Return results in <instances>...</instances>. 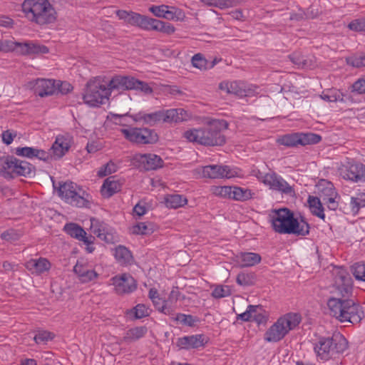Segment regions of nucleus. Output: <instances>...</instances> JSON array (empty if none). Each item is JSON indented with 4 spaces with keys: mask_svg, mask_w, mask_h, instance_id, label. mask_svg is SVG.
I'll return each mask as SVG.
<instances>
[{
    "mask_svg": "<svg viewBox=\"0 0 365 365\" xmlns=\"http://www.w3.org/2000/svg\"><path fill=\"white\" fill-rule=\"evenodd\" d=\"M227 128L228 123L226 120H212L202 128L185 131L183 136L190 142L200 145L221 146L226 142V138L222 131Z\"/></svg>",
    "mask_w": 365,
    "mask_h": 365,
    "instance_id": "nucleus-1",
    "label": "nucleus"
},
{
    "mask_svg": "<svg viewBox=\"0 0 365 365\" xmlns=\"http://www.w3.org/2000/svg\"><path fill=\"white\" fill-rule=\"evenodd\" d=\"M21 11L28 21L40 26L53 24L57 19V13L48 0H24Z\"/></svg>",
    "mask_w": 365,
    "mask_h": 365,
    "instance_id": "nucleus-2",
    "label": "nucleus"
},
{
    "mask_svg": "<svg viewBox=\"0 0 365 365\" xmlns=\"http://www.w3.org/2000/svg\"><path fill=\"white\" fill-rule=\"evenodd\" d=\"M327 306L330 314L341 322L358 324L364 317L360 304L352 299L329 298Z\"/></svg>",
    "mask_w": 365,
    "mask_h": 365,
    "instance_id": "nucleus-3",
    "label": "nucleus"
},
{
    "mask_svg": "<svg viewBox=\"0 0 365 365\" xmlns=\"http://www.w3.org/2000/svg\"><path fill=\"white\" fill-rule=\"evenodd\" d=\"M190 118L187 112L183 108L161 109L153 113L139 112L135 115V121H143L150 126L165 123H178L188 120Z\"/></svg>",
    "mask_w": 365,
    "mask_h": 365,
    "instance_id": "nucleus-4",
    "label": "nucleus"
},
{
    "mask_svg": "<svg viewBox=\"0 0 365 365\" xmlns=\"http://www.w3.org/2000/svg\"><path fill=\"white\" fill-rule=\"evenodd\" d=\"M347 348V340L339 333L334 334L331 337H319L314 346L317 357L323 361L333 358L336 354L343 353Z\"/></svg>",
    "mask_w": 365,
    "mask_h": 365,
    "instance_id": "nucleus-5",
    "label": "nucleus"
},
{
    "mask_svg": "<svg viewBox=\"0 0 365 365\" xmlns=\"http://www.w3.org/2000/svg\"><path fill=\"white\" fill-rule=\"evenodd\" d=\"M302 320L298 313H287L279 317L264 333V339L267 342H278L291 330L295 329Z\"/></svg>",
    "mask_w": 365,
    "mask_h": 365,
    "instance_id": "nucleus-6",
    "label": "nucleus"
},
{
    "mask_svg": "<svg viewBox=\"0 0 365 365\" xmlns=\"http://www.w3.org/2000/svg\"><path fill=\"white\" fill-rule=\"evenodd\" d=\"M35 174V167L30 163L19 160L13 155L0 158V175L6 179L16 176L31 178Z\"/></svg>",
    "mask_w": 365,
    "mask_h": 365,
    "instance_id": "nucleus-7",
    "label": "nucleus"
},
{
    "mask_svg": "<svg viewBox=\"0 0 365 365\" xmlns=\"http://www.w3.org/2000/svg\"><path fill=\"white\" fill-rule=\"evenodd\" d=\"M82 95L83 102L92 107L105 103L110 96L106 81L99 77L87 82Z\"/></svg>",
    "mask_w": 365,
    "mask_h": 365,
    "instance_id": "nucleus-8",
    "label": "nucleus"
},
{
    "mask_svg": "<svg viewBox=\"0 0 365 365\" xmlns=\"http://www.w3.org/2000/svg\"><path fill=\"white\" fill-rule=\"evenodd\" d=\"M120 132L127 140L138 145L154 144L159 138L155 130L145 127L129 126Z\"/></svg>",
    "mask_w": 365,
    "mask_h": 365,
    "instance_id": "nucleus-9",
    "label": "nucleus"
},
{
    "mask_svg": "<svg viewBox=\"0 0 365 365\" xmlns=\"http://www.w3.org/2000/svg\"><path fill=\"white\" fill-rule=\"evenodd\" d=\"M272 229L279 234H288L291 231L294 212L288 208L272 210L269 214Z\"/></svg>",
    "mask_w": 365,
    "mask_h": 365,
    "instance_id": "nucleus-10",
    "label": "nucleus"
},
{
    "mask_svg": "<svg viewBox=\"0 0 365 365\" xmlns=\"http://www.w3.org/2000/svg\"><path fill=\"white\" fill-rule=\"evenodd\" d=\"M331 292L334 296L331 298L351 299L353 294V281L345 269H341L336 274Z\"/></svg>",
    "mask_w": 365,
    "mask_h": 365,
    "instance_id": "nucleus-11",
    "label": "nucleus"
},
{
    "mask_svg": "<svg viewBox=\"0 0 365 365\" xmlns=\"http://www.w3.org/2000/svg\"><path fill=\"white\" fill-rule=\"evenodd\" d=\"M322 140V137L312 133H294L286 134L277 139V143L287 147H297L299 145H306L316 144Z\"/></svg>",
    "mask_w": 365,
    "mask_h": 365,
    "instance_id": "nucleus-12",
    "label": "nucleus"
},
{
    "mask_svg": "<svg viewBox=\"0 0 365 365\" xmlns=\"http://www.w3.org/2000/svg\"><path fill=\"white\" fill-rule=\"evenodd\" d=\"M339 173L345 180L358 182L365 181V165L358 162H347L339 168Z\"/></svg>",
    "mask_w": 365,
    "mask_h": 365,
    "instance_id": "nucleus-13",
    "label": "nucleus"
},
{
    "mask_svg": "<svg viewBox=\"0 0 365 365\" xmlns=\"http://www.w3.org/2000/svg\"><path fill=\"white\" fill-rule=\"evenodd\" d=\"M259 175L257 178H262V182L269 186L270 189L290 195L294 192L292 187L274 172L267 173L264 175H262V173Z\"/></svg>",
    "mask_w": 365,
    "mask_h": 365,
    "instance_id": "nucleus-14",
    "label": "nucleus"
},
{
    "mask_svg": "<svg viewBox=\"0 0 365 365\" xmlns=\"http://www.w3.org/2000/svg\"><path fill=\"white\" fill-rule=\"evenodd\" d=\"M110 280L114 285L115 292L118 294H129L137 289V282L130 274L116 275Z\"/></svg>",
    "mask_w": 365,
    "mask_h": 365,
    "instance_id": "nucleus-15",
    "label": "nucleus"
},
{
    "mask_svg": "<svg viewBox=\"0 0 365 365\" xmlns=\"http://www.w3.org/2000/svg\"><path fill=\"white\" fill-rule=\"evenodd\" d=\"M202 175L209 178H232L237 175V171L232 170L227 165H212L205 166Z\"/></svg>",
    "mask_w": 365,
    "mask_h": 365,
    "instance_id": "nucleus-16",
    "label": "nucleus"
},
{
    "mask_svg": "<svg viewBox=\"0 0 365 365\" xmlns=\"http://www.w3.org/2000/svg\"><path fill=\"white\" fill-rule=\"evenodd\" d=\"M71 145V137L66 135H58L51 148L52 158L59 160L68 152Z\"/></svg>",
    "mask_w": 365,
    "mask_h": 365,
    "instance_id": "nucleus-17",
    "label": "nucleus"
},
{
    "mask_svg": "<svg viewBox=\"0 0 365 365\" xmlns=\"http://www.w3.org/2000/svg\"><path fill=\"white\" fill-rule=\"evenodd\" d=\"M220 89L226 91L227 93L236 95L239 97L250 96L255 93V90L247 87L244 82L233 81L230 83H221Z\"/></svg>",
    "mask_w": 365,
    "mask_h": 365,
    "instance_id": "nucleus-18",
    "label": "nucleus"
},
{
    "mask_svg": "<svg viewBox=\"0 0 365 365\" xmlns=\"http://www.w3.org/2000/svg\"><path fill=\"white\" fill-rule=\"evenodd\" d=\"M133 77L130 76L115 75L108 81L106 82L110 95L114 91H123L132 90Z\"/></svg>",
    "mask_w": 365,
    "mask_h": 365,
    "instance_id": "nucleus-19",
    "label": "nucleus"
},
{
    "mask_svg": "<svg viewBox=\"0 0 365 365\" xmlns=\"http://www.w3.org/2000/svg\"><path fill=\"white\" fill-rule=\"evenodd\" d=\"M91 229L93 234L108 244H114L117 241V236L111 232L108 225L103 222L92 220Z\"/></svg>",
    "mask_w": 365,
    "mask_h": 365,
    "instance_id": "nucleus-20",
    "label": "nucleus"
},
{
    "mask_svg": "<svg viewBox=\"0 0 365 365\" xmlns=\"http://www.w3.org/2000/svg\"><path fill=\"white\" fill-rule=\"evenodd\" d=\"M207 341L204 334H195L178 338L176 344L180 349H191L203 347Z\"/></svg>",
    "mask_w": 365,
    "mask_h": 365,
    "instance_id": "nucleus-21",
    "label": "nucleus"
},
{
    "mask_svg": "<svg viewBox=\"0 0 365 365\" xmlns=\"http://www.w3.org/2000/svg\"><path fill=\"white\" fill-rule=\"evenodd\" d=\"M63 230L71 237L76 238L84 244H93L95 237L91 235H87L86 232L76 223H67Z\"/></svg>",
    "mask_w": 365,
    "mask_h": 365,
    "instance_id": "nucleus-22",
    "label": "nucleus"
},
{
    "mask_svg": "<svg viewBox=\"0 0 365 365\" xmlns=\"http://www.w3.org/2000/svg\"><path fill=\"white\" fill-rule=\"evenodd\" d=\"M50 262L43 257L38 259H31L25 263V267L31 272V274L40 275L51 269Z\"/></svg>",
    "mask_w": 365,
    "mask_h": 365,
    "instance_id": "nucleus-23",
    "label": "nucleus"
},
{
    "mask_svg": "<svg viewBox=\"0 0 365 365\" xmlns=\"http://www.w3.org/2000/svg\"><path fill=\"white\" fill-rule=\"evenodd\" d=\"M16 47L20 48V52L23 55L44 54L48 53V47L34 41L18 42L16 43Z\"/></svg>",
    "mask_w": 365,
    "mask_h": 365,
    "instance_id": "nucleus-24",
    "label": "nucleus"
},
{
    "mask_svg": "<svg viewBox=\"0 0 365 365\" xmlns=\"http://www.w3.org/2000/svg\"><path fill=\"white\" fill-rule=\"evenodd\" d=\"M56 92V81L38 79L35 85V93L40 97L48 96Z\"/></svg>",
    "mask_w": 365,
    "mask_h": 365,
    "instance_id": "nucleus-25",
    "label": "nucleus"
},
{
    "mask_svg": "<svg viewBox=\"0 0 365 365\" xmlns=\"http://www.w3.org/2000/svg\"><path fill=\"white\" fill-rule=\"evenodd\" d=\"M291 226L292 229L291 231H289V235L292 234L303 237L309 234L310 225L303 216H300L299 218L294 217Z\"/></svg>",
    "mask_w": 365,
    "mask_h": 365,
    "instance_id": "nucleus-26",
    "label": "nucleus"
},
{
    "mask_svg": "<svg viewBox=\"0 0 365 365\" xmlns=\"http://www.w3.org/2000/svg\"><path fill=\"white\" fill-rule=\"evenodd\" d=\"M73 272L76 274L83 283H88L96 279L98 276L94 269H88L87 265L77 262L73 267Z\"/></svg>",
    "mask_w": 365,
    "mask_h": 365,
    "instance_id": "nucleus-27",
    "label": "nucleus"
},
{
    "mask_svg": "<svg viewBox=\"0 0 365 365\" xmlns=\"http://www.w3.org/2000/svg\"><path fill=\"white\" fill-rule=\"evenodd\" d=\"M139 162L146 170H156L161 168L163 164V160L160 156L152 153L141 155Z\"/></svg>",
    "mask_w": 365,
    "mask_h": 365,
    "instance_id": "nucleus-28",
    "label": "nucleus"
},
{
    "mask_svg": "<svg viewBox=\"0 0 365 365\" xmlns=\"http://www.w3.org/2000/svg\"><path fill=\"white\" fill-rule=\"evenodd\" d=\"M121 185L118 180H115V176H110L106 178L101 187V195L106 198H109L115 193L120 190Z\"/></svg>",
    "mask_w": 365,
    "mask_h": 365,
    "instance_id": "nucleus-29",
    "label": "nucleus"
},
{
    "mask_svg": "<svg viewBox=\"0 0 365 365\" xmlns=\"http://www.w3.org/2000/svg\"><path fill=\"white\" fill-rule=\"evenodd\" d=\"M117 16L123 20L125 23L138 27L140 20L142 14L135 13L134 11H127L125 10H118L116 11Z\"/></svg>",
    "mask_w": 365,
    "mask_h": 365,
    "instance_id": "nucleus-30",
    "label": "nucleus"
},
{
    "mask_svg": "<svg viewBox=\"0 0 365 365\" xmlns=\"http://www.w3.org/2000/svg\"><path fill=\"white\" fill-rule=\"evenodd\" d=\"M148 329L146 327H136L132 329H128L123 338V340L125 342H132L137 341L141 338H143L145 334L147 333Z\"/></svg>",
    "mask_w": 365,
    "mask_h": 365,
    "instance_id": "nucleus-31",
    "label": "nucleus"
},
{
    "mask_svg": "<svg viewBox=\"0 0 365 365\" xmlns=\"http://www.w3.org/2000/svg\"><path fill=\"white\" fill-rule=\"evenodd\" d=\"M114 255L116 260L123 265L130 264L133 261L131 252L124 246L117 247Z\"/></svg>",
    "mask_w": 365,
    "mask_h": 365,
    "instance_id": "nucleus-32",
    "label": "nucleus"
},
{
    "mask_svg": "<svg viewBox=\"0 0 365 365\" xmlns=\"http://www.w3.org/2000/svg\"><path fill=\"white\" fill-rule=\"evenodd\" d=\"M239 258L241 262V267H252L261 262V256L254 252H242Z\"/></svg>",
    "mask_w": 365,
    "mask_h": 365,
    "instance_id": "nucleus-33",
    "label": "nucleus"
},
{
    "mask_svg": "<svg viewBox=\"0 0 365 365\" xmlns=\"http://www.w3.org/2000/svg\"><path fill=\"white\" fill-rule=\"evenodd\" d=\"M165 202L168 207L177 209L186 205L187 200L182 195L174 194L168 195L165 199Z\"/></svg>",
    "mask_w": 365,
    "mask_h": 365,
    "instance_id": "nucleus-34",
    "label": "nucleus"
},
{
    "mask_svg": "<svg viewBox=\"0 0 365 365\" xmlns=\"http://www.w3.org/2000/svg\"><path fill=\"white\" fill-rule=\"evenodd\" d=\"M308 203L312 213L324 220V207L319 198L314 196H309Z\"/></svg>",
    "mask_w": 365,
    "mask_h": 365,
    "instance_id": "nucleus-35",
    "label": "nucleus"
},
{
    "mask_svg": "<svg viewBox=\"0 0 365 365\" xmlns=\"http://www.w3.org/2000/svg\"><path fill=\"white\" fill-rule=\"evenodd\" d=\"M322 99L327 102H344V93L337 89L332 88L324 91L320 96Z\"/></svg>",
    "mask_w": 365,
    "mask_h": 365,
    "instance_id": "nucleus-36",
    "label": "nucleus"
},
{
    "mask_svg": "<svg viewBox=\"0 0 365 365\" xmlns=\"http://www.w3.org/2000/svg\"><path fill=\"white\" fill-rule=\"evenodd\" d=\"M252 190L237 186H232V200L237 201H246L252 197Z\"/></svg>",
    "mask_w": 365,
    "mask_h": 365,
    "instance_id": "nucleus-37",
    "label": "nucleus"
},
{
    "mask_svg": "<svg viewBox=\"0 0 365 365\" xmlns=\"http://www.w3.org/2000/svg\"><path fill=\"white\" fill-rule=\"evenodd\" d=\"M171 319L173 321L180 322L181 324L190 327H195L196 324L200 322L199 318L197 317L182 313L177 314L175 317H172Z\"/></svg>",
    "mask_w": 365,
    "mask_h": 365,
    "instance_id": "nucleus-38",
    "label": "nucleus"
},
{
    "mask_svg": "<svg viewBox=\"0 0 365 365\" xmlns=\"http://www.w3.org/2000/svg\"><path fill=\"white\" fill-rule=\"evenodd\" d=\"M205 4L210 6L217 7L220 9H227L237 6L240 0H201Z\"/></svg>",
    "mask_w": 365,
    "mask_h": 365,
    "instance_id": "nucleus-39",
    "label": "nucleus"
},
{
    "mask_svg": "<svg viewBox=\"0 0 365 365\" xmlns=\"http://www.w3.org/2000/svg\"><path fill=\"white\" fill-rule=\"evenodd\" d=\"M77 185L72 182H66L60 185L58 192L59 195L64 198L66 202L71 195H74L76 191Z\"/></svg>",
    "mask_w": 365,
    "mask_h": 365,
    "instance_id": "nucleus-40",
    "label": "nucleus"
},
{
    "mask_svg": "<svg viewBox=\"0 0 365 365\" xmlns=\"http://www.w3.org/2000/svg\"><path fill=\"white\" fill-rule=\"evenodd\" d=\"M164 19L171 21H182L185 18L184 12L176 7L168 6V9L164 11Z\"/></svg>",
    "mask_w": 365,
    "mask_h": 365,
    "instance_id": "nucleus-41",
    "label": "nucleus"
},
{
    "mask_svg": "<svg viewBox=\"0 0 365 365\" xmlns=\"http://www.w3.org/2000/svg\"><path fill=\"white\" fill-rule=\"evenodd\" d=\"M158 19L142 15L138 28L145 31H155Z\"/></svg>",
    "mask_w": 365,
    "mask_h": 365,
    "instance_id": "nucleus-42",
    "label": "nucleus"
},
{
    "mask_svg": "<svg viewBox=\"0 0 365 365\" xmlns=\"http://www.w3.org/2000/svg\"><path fill=\"white\" fill-rule=\"evenodd\" d=\"M346 62L348 65L355 68L365 66V53L354 54L346 58Z\"/></svg>",
    "mask_w": 365,
    "mask_h": 365,
    "instance_id": "nucleus-43",
    "label": "nucleus"
},
{
    "mask_svg": "<svg viewBox=\"0 0 365 365\" xmlns=\"http://www.w3.org/2000/svg\"><path fill=\"white\" fill-rule=\"evenodd\" d=\"M290 61L298 68H307L310 66L308 60L299 52H294L289 56Z\"/></svg>",
    "mask_w": 365,
    "mask_h": 365,
    "instance_id": "nucleus-44",
    "label": "nucleus"
},
{
    "mask_svg": "<svg viewBox=\"0 0 365 365\" xmlns=\"http://www.w3.org/2000/svg\"><path fill=\"white\" fill-rule=\"evenodd\" d=\"M236 282L241 286H251L255 283V275L253 273L240 272L237 276Z\"/></svg>",
    "mask_w": 365,
    "mask_h": 365,
    "instance_id": "nucleus-45",
    "label": "nucleus"
},
{
    "mask_svg": "<svg viewBox=\"0 0 365 365\" xmlns=\"http://www.w3.org/2000/svg\"><path fill=\"white\" fill-rule=\"evenodd\" d=\"M211 190L216 196L228 199L232 197V186H213Z\"/></svg>",
    "mask_w": 365,
    "mask_h": 365,
    "instance_id": "nucleus-46",
    "label": "nucleus"
},
{
    "mask_svg": "<svg viewBox=\"0 0 365 365\" xmlns=\"http://www.w3.org/2000/svg\"><path fill=\"white\" fill-rule=\"evenodd\" d=\"M350 207L354 214H356L361 207H365V194H360L357 197H351Z\"/></svg>",
    "mask_w": 365,
    "mask_h": 365,
    "instance_id": "nucleus-47",
    "label": "nucleus"
},
{
    "mask_svg": "<svg viewBox=\"0 0 365 365\" xmlns=\"http://www.w3.org/2000/svg\"><path fill=\"white\" fill-rule=\"evenodd\" d=\"M175 26L168 22H165L158 19L155 31L161 32L166 35H171L175 31Z\"/></svg>",
    "mask_w": 365,
    "mask_h": 365,
    "instance_id": "nucleus-48",
    "label": "nucleus"
},
{
    "mask_svg": "<svg viewBox=\"0 0 365 365\" xmlns=\"http://www.w3.org/2000/svg\"><path fill=\"white\" fill-rule=\"evenodd\" d=\"M133 85L132 90L140 91L145 94H150L153 92V88L145 81L138 80L133 77Z\"/></svg>",
    "mask_w": 365,
    "mask_h": 365,
    "instance_id": "nucleus-49",
    "label": "nucleus"
},
{
    "mask_svg": "<svg viewBox=\"0 0 365 365\" xmlns=\"http://www.w3.org/2000/svg\"><path fill=\"white\" fill-rule=\"evenodd\" d=\"M153 232V229L146 225L145 222H139L132 227V233L135 235H148Z\"/></svg>",
    "mask_w": 365,
    "mask_h": 365,
    "instance_id": "nucleus-50",
    "label": "nucleus"
},
{
    "mask_svg": "<svg viewBox=\"0 0 365 365\" xmlns=\"http://www.w3.org/2000/svg\"><path fill=\"white\" fill-rule=\"evenodd\" d=\"M351 272L358 280L365 282V263H355L351 266Z\"/></svg>",
    "mask_w": 365,
    "mask_h": 365,
    "instance_id": "nucleus-51",
    "label": "nucleus"
},
{
    "mask_svg": "<svg viewBox=\"0 0 365 365\" xmlns=\"http://www.w3.org/2000/svg\"><path fill=\"white\" fill-rule=\"evenodd\" d=\"M117 170V165L112 161H109L106 165L101 167L97 173L99 178H103L110 175Z\"/></svg>",
    "mask_w": 365,
    "mask_h": 365,
    "instance_id": "nucleus-52",
    "label": "nucleus"
},
{
    "mask_svg": "<svg viewBox=\"0 0 365 365\" xmlns=\"http://www.w3.org/2000/svg\"><path fill=\"white\" fill-rule=\"evenodd\" d=\"M66 202L71 205L79 207H85L88 203V201L84 197L81 196L78 192L74 195H71L70 198H68Z\"/></svg>",
    "mask_w": 365,
    "mask_h": 365,
    "instance_id": "nucleus-53",
    "label": "nucleus"
},
{
    "mask_svg": "<svg viewBox=\"0 0 365 365\" xmlns=\"http://www.w3.org/2000/svg\"><path fill=\"white\" fill-rule=\"evenodd\" d=\"M54 334L48 331H39L34 337V341L38 344H45L53 339Z\"/></svg>",
    "mask_w": 365,
    "mask_h": 365,
    "instance_id": "nucleus-54",
    "label": "nucleus"
},
{
    "mask_svg": "<svg viewBox=\"0 0 365 365\" xmlns=\"http://www.w3.org/2000/svg\"><path fill=\"white\" fill-rule=\"evenodd\" d=\"M232 294L229 286L218 285L212 292L214 298L220 299L230 296Z\"/></svg>",
    "mask_w": 365,
    "mask_h": 365,
    "instance_id": "nucleus-55",
    "label": "nucleus"
},
{
    "mask_svg": "<svg viewBox=\"0 0 365 365\" xmlns=\"http://www.w3.org/2000/svg\"><path fill=\"white\" fill-rule=\"evenodd\" d=\"M257 309H261V306L249 305L245 312L237 315V319H240L243 322L252 321V316Z\"/></svg>",
    "mask_w": 365,
    "mask_h": 365,
    "instance_id": "nucleus-56",
    "label": "nucleus"
},
{
    "mask_svg": "<svg viewBox=\"0 0 365 365\" xmlns=\"http://www.w3.org/2000/svg\"><path fill=\"white\" fill-rule=\"evenodd\" d=\"M192 64L194 67L200 70L207 69V61L204 58L202 54L196 53L192 57Z\"/></svg>",
    "mask_w": 365,
    "mask_h": 365,
    "instance_id": "nucleus-57",
    "label": "nucleus"
},
{
    "mask_svg": "<svg viewBox=\"0 0 365 365\" xmlns=\"http://www.w3.org/2000/svg\"><path fill=\"white\" fill-rule=\"evenodd\" d=\"M348 28L351 31L357 32H365V17L351 21L348 24Z\"/></svg>",
    "mask_w": 365,
    "mask_h": 365,
    "instance_id": "nucleus-58",
    "label": "nucleus"
},
{
    "mask_svg": "<svg viewBox=\"0 0 365 365\" xmlns=\"http://www.w3.org/2000/svg\"><path fill=\"white\" fill-rule=\"evenodd\" d=\"M36 149L31 147H19L15 149V154L21 157L33 158L35 157Z\"/></svg>",
    "mask_w": 365,
    "mask_h": 365,
    "instance_id": "nucleus-59",
    "label": "nucleus"
},
{
    "mask_svg": "<svg viewBox=\"0 0 365 365\" xmlns=\"http://www.w3.org/2000/svg\"><path fill=\"white\" fill-rule=\"evenodd\" d=\"M351 92L360 95L365 94V75L351 86Z\"/></svg>",
    "mask_w": 365,
    "mask_h": 365,
    "instance_id": "nucleus-60",
    "label": "nucleus"
},
{
    "mask_svg": "<svg viewBox=\"0 0 365 365\" xmlns=\"http://www.w3.org/2000/svg\"><path fill=\"white\" fill-rule=\"evenodd\" d=\"M131 312L134 314L135 319H142L149 315L148 309L143 304H137Z\"/></svg>",
    "mask_w": 365,
    "mask_h": 365,
    "instance_id": "nucleus-61",
    "label": "nucleus"
},
{
    "mask_svg": "<svg viewBox=\"0 0 365 365\" xmlns=\"http://www.w3.org/2000/svg\"><path fill=\"white\" fill-rule=\"evenodd\" d=\"M21 235L14 230H9L1 233V237L2 240L8 242H16L20 239Z\"/></svg>",
    "mask_w": 365,
    "mask_h": 365,
    "instance_id": "nucleus-62",
    "label": "nucleus"
},
{
    "mask_svg": "<svg viewBox=\"0 0 365 365\" xmlns=\"http://www.w3.org/2000/svg\"><path fill=\"white\" fill-rule=\"evenodd\" d=\"M16 43L9 40H0V51L9 52L14 50L16 47Z\"/></svg>",
    "mask_w": 365,
    "mask_h": 365,
    "instance_id": "nucleus-63",
    "label": "nucleus"
},
{
    "mask_svg": "<svg viewBox=\"0 0 365 365\" xmlns=\"http://www.w3.org/2000/svg\"><path fill=\"white\" fill-rule=\"evenodd\" d=\"M56 86V92H59L61 94H67L73 89V86L68 82L58 81Z\"/></svg>",
    "mask_w": 365,
    "mask_h": 365,
    "instance_id": "nucleus-64",
    "label": "nucleus"
}]
</instances>
